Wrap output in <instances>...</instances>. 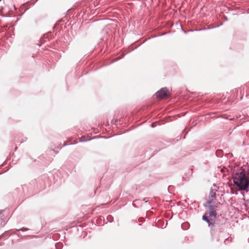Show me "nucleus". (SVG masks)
I'll return each mask as SVG.
<instances>
[{
    "mask_svg": "<svg viewBox=\"0 0 249 249\" xmlns=\"http://www.w3.org/2000/svg\"><path fill=\"white\" fill-rule=\"evenodd\" d=\"M233 182L241 190H246L249 186V179H248L245 173L242 171L240 173H236L233 178Z\"/></svg>",
    "mask_w": 249,
    "mask_h": 249,
    "instance_id": "obj_1",
    "label": "nucleus"
},
{
    "mask_svg": "<svg viewBox=\"0 0 249 249\" xmlns=\"http://www.w3.org/2000/svg\"><path fill=\"white\" fill-rule=\"evenodd\" d=\"M169 92L166 88H163L161 89L156 93L157 97L159 99H162L164 97H168L169 96Z\"/></svg>",
    "mask_w": 249,
    "mask_h": 249,
    "instance_id": "obj_2",
    "label": "nucleus"
},
{
    "mask_svg": "<svg viewBox=\"0 0 249 249\" xmlns=\"http://www.w3.org/2000/svg\"><path fill=\"white\" fill-rule=\"evenodd\" d=\"M207 208V212H208V214H209V217L211 218L212 217H215L217 214V213L215 211V207L213 205H209V206H206Z\"/></svg>",
    "mask_w": 249,
    "mask_h": 249,
    "instance_id": "obj_3",
    "label": "nucleus"
},
{
    "mask_svg": "<svg viewBox=\"0 0 249 249\" xmlns=\"http://www.w3.org/2000/svg\"><path fill=\"white\" fill-rule=\"evenodd\" d=\"M216 199V192L213 190L210 191L209 196V201L208 202H213Z\"/></svg>",
    "mask_w": 249,
    "mask_h": 249,
    "instance_id": "obj_4",
    "label": "nucleus"
},
{
    "mask_svg": "<svg viewBox=\"0 0 249 249\" xmlns=\"http://www.w3.org/2000/svg\"><path fill=\"white\" fill-rule=\"evenodd\" d=\"M202 219L205 220L208 224L209 225H213V223L210 221V220L208 219V217L206 215H203L202 216Z\"/></svg>",
    "mask_w": 249,
    "mask_h": 249,
    "instance_id": "obj_5",
    "label": "nucleus"
},
{
    "mask_svg": "<svg viewBox=\"0 0 249 249\" xmlns=\"http://www.w3.org/2000/svg\"><path fill=\"white\" fill-rule=\"evenodd\" d=\"M148 200H145V203L147 202H148Z\"/></svg>",
    "mask_w": 249,
    "mask_h": 249,
    "instance_id": "obj_6",
    "label": "nucleus"
}]
</instances>
